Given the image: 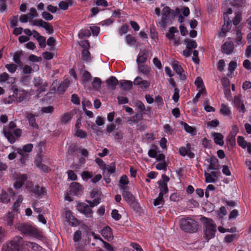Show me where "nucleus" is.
<instances>
[{
	"label": "nucleus",
	"mask_w": 251,
	"mask_h": 251,
	"mask_svg": "<svg viewBox=\"0 0 251 251\" xmlns=\"http://www.w3.org/2000/svg\"><path fill=\"white\" fill-rule=\"evenodd\" d=\"M16 228L26 236L33 237L40 240H44L45 236L42 231L39 229L25 224H19Z\"/></svg>",
	"instance_id": "f257e3e1"
},
{
	"label": "nucleus",
	"mask_w": 251,
	"mask_h": 251,
	"mask_svg": "<svg viewBox=\"0 0 251 251\" xmlns=\"http://www.w3.org/2000/svg\"><path fill=\"white\" fill-rule=\"evenodd\" d=\"M16 127L15 122L11 121L9 123L8 126L4 127L3 130L4 136L11 144L15 143L16 139L20 137L22 134V130L20 129H15Z\"/></svg>",
	"instance_id": "f03ea898"
},
{
	"label": "nucleus",
	"mask_w": 251,
	"mask_h": 251,
	"mask_svg": "<svg viewBox=\"0 0 251 251\" xmlns=\"http://www.w3.org/2000/svg\"><path fill=\"white\" fill-rule=\"evenodd\" d=\"M217 226L211 219H203V237L206 241L213 238L215 236Z\"/></svg>",
	"instance_id": "7ed1b4c3"
},
{
	"label": "nucleus",
	"mask_w": 251,
	"mask_h": 251,
	"mask_svg": "<svg viewBox=\"0 0 251 251\" xmlns=\"http://www.w3.org/2000/svg\"><path fill=\"white\" fill-rule=\"evenodd\" d=\"M24 241L23 238L17 236L9 242L5 243L2 247V251H21L23 249Z\"/></svg>",
	"instance_id": "20e7f679"
},
{
	"label": "nucleus",
	"mask_w": 251,
	"mask_h": 251,
	"mask_svg": "<svg viewBox=\"0 0 251 251\" xmlns=\"http://www.w3.org/2000/svg\"><path fill=\"white\" fill-rule=\"evenodd\" d=\"M179 226L182 230L188 232H195L198 229L197 222L190 218H182L179 221Z\"/></svg>",
	"instance_id": "39448f33"
},
{
	"label": "nucleus",
	"mask_w": 251,
	"mask_h": 251,
	"mask_svg": "<svg viewBox=\"0 0 251 251\" xmlns=\"http://www.w3.org/2000/svg\"><path fill=\"white\" fill-rule=\"evenodd\" d=\"M33 149V145L28 144L23 146V149L18 148L16 149L17 152L21 155L20 161L24 163L28 156L27 153L31 151Z\"/></svg>",
	"instance_id": "423d86ee"
},
{
	"label": "nucleus",
	"mask_w": 251,
	"mask_h": 251,
	"mask_svg": "<svg viewBox=\"0 0 251 251\" xmlns=\"http://www.w3.org/2000/svg\"><path fill=\"white\" fill-rule=\"evenodd\" d=\"M170 64L173 70L179 75L180 79L182 80H185L187 78L186 75L180 63L176 60H174L171 61Z\"/></svg>",
	"instance_id": "0eeeda50"
},
{
	"label": "nucleus",
	"mask_w": 251,
	"mask_h": 251,
	"mask_svg": "<svg viewBox=\"0 0 251 251\" xmlns=\"http://www.w3.org/2000/svg\"><path fill=\"white\" fill-rule=\"evenodd\" d=\"M27 178L25 174L15 173L13 176L14 186L15 189L20 188Z\"/></svg>",
	"instance_id": "6e6552de"
},
{
	"label": "nucleus",
	"mask_w": 251,
	"mask_h": 251,
	"mask_svg": "<svg viewBox=\"0 0 251 251\" xmlns=\"http://www.w3.org/2000/svg\"><path fill=\"white\" fill-rule=\"evenodd\" d=\"M32 25L43 27L50 34H52L53 32L52 26L42 19H37L32 21Z\"/></svg>",
	"instance_id": "1a4fd4ad"
},
{
	"label": "nucleus",
	"mask_w": 251,
	"mask_h": 251,
	"mask_svg": "<svg viewBox=\"0 0 251 251\" xmlns=\"http://www.w3.org/2000/svg\"><path fill=\"white\" fill-rule=\"evenodd\" d=\"M76 209L87 217H92L93 211L90 206L87 204L83 202L79 203L76 206Z\"/></svg>",
	"instance_id": "9d476101"
},
{
	"label": "nucleus",
	"mask_w": 251,
	"mask_h": 251,
	"mask_svg": "<svg viewBox=\"0 0 251 251\" xmlns=\"http://www.w3.org/2000/svg\"><path fill=\"white\" fill-rule=\"evenodd\" d=\"M171 9L169 7H164L162 10L161 26L165 27L169 23Z\"/></svg>",
	"instance_id": "9b49d317"
},
{
	"label": "nucleus",
	"mask_w": 251,
	"mask_h": 251,
	"mask_svg": "<svg viewBox=\"0 0 251 251\" xmlns=\"http://www.w3.org/2000/svg\"><path fill=\"white\" fill-rule=\"evenodd\" d=\"M33 83L39 93L45 92L47 90L48 83L44 81L40 77H34Z\"/></svg>",
	"instance_id": "f8f14e48"
},
{
	"label": "nucleus",
	"mask_w": 251,
	"mask_h": 251,
	"mask_svg": "<svg viewBox=\"0 0 251 251\" xmlns=\"http://www.w3.org/2000/svg\"><path fill=\"white\" fill-rule=\"evenodd\" d=\"M179 152L180 155L183 156L187 155L190 158H193L195 157V154L191 151L190 143H187L186 147H181L179 150Z\"/></svg>",
	"instance_id": "ddd939ff"
},
{
	"label": "nucleus",
	"mask_w": 251,
	"mask_h": 251,
	"mask_svg": "<svg viewBox=\"0 0 251 251\" xmlns=\"http://www.w3.org/2000/svg\"><path fill=\"white\" fill-rule=\"evenodd\" d=\"M23 249H26L28 251H40L42 248L34 242H24Z\"/></svg>",
	"instance_id": "4468645a"
},
{
	"label": "nucleus",
	"mask_w": 251,
	"mask_h": 251,
	"mask_svg": "<svg viewBox=\"0 0 251 251\" xmlns=\"http://www.w3.org/2000/svg\"><path fill=\"white\" fill-rule=\"evenodd\" d=\"M134 84L135 85L139 86V87L145 90L149 88L150 86V82L147 80H143L140 77L137 76L135 78L134 81Z\"/></svg>",
	"instance_id": "2eb2a0df"
},
{
	"label": "nucleus",
	"mask_w": 251,
	"mask_h": 251,
	"mask_svg": "<svg viewBox=\"0 0 251 251\" xmlns=\"http://www.w3.org/2000/svg\"><path fill=\"white\" fill-rule=\"evenodd\" d=\"M234 48L233 43L231 41L226 42L221 47L222 52L228 55L233 52Z\"/></svg>",
	"instance_id": "dca6fc26"
},
{
	"label": "nucleus",
	"mask_w": 251,
	"mask_h": 251,
	"mask_svg": "<svg viewBox=\"0 0 251 251\" xmlns=\"http://www.w3.org/2000/svg\"><path fill=\"white\" fill-rule=\"evenodd\" d=\"M25 116L28 121L29 126L34 128H38V126L36 122L35 115L30 112H26Z\"/></svg>",
	"instance_id": "f3484780"
},
{
	"label": "nucleus",
	"mask_w": 251,
	"mask_h": 251,
	"mask_svg": "<svg viewBox=\"0 0 251 251\" xmlns=\"http://www.w3.org/2000/svg\"><path fill=\"white\" fill-rule=\"evenodd\" d=\"M14 94L15 95L17 101L21 102L25 100L27 95V92L24 90L15 89L14 90Z\"/></svg>",
	"instance_id": "a211bd4d"
},
{
	"label": "nucleus",
	"mask_w": 251,
	"mask_h": 251,
	"mask_svg": "<svg viewBox=\"0 0 251 251\" xmlns=\"http://www.w3.org/2000/svg\"><path fill=\"white\" fill-rule=\"evenodd\" d=\"M30 191L34 194V196L36 198H40L44 195L45 189L43 187L36 185Z\"/></svg>",
	"instance_id": "6ab92c4d"
},
{
	"label": "nucleus",
	"mask_w": 251,
	"mask_h": 251,
	"mask_svg": "<svg viewBox=\"0 0 251 251\" xmlns=\"http://www.w3.org/2000/svg\"><path fill=\"white\" fill-rule=\"evenodd\" d=\"M211 137H212L215 143L222 146L224 144V136L220 133L212 132L211 133Z\"/></svg>",
	"instance_id": "aec40b11"
},
{
	"label": "nucleus",
	"mask_w": 251,
	"mask_h": 251,
	"mask_svg": "<svg viewBox=\"0 0 251 251\" xmlns=\"http://www.w3.org/2000/svg\"><path fill=\"white\" fill-rule=\"evenodd\" d=\"M231 21L229 20V18H227L226 21H224V24L222 25L221 31L219 32V36L220 37H224L226 33L230 30L231 25Z\"/></svg>",
	"instance_id": "412c9836"
},
{
	"label": "nucleus",
	"mask_w": 251,
	"mask_h": 251,
	"mask_svg": "<svg viewBox=\"0 0 251 251\" xmlns=\"http://www.w3.org/2000/svg\"><path fill=\"white\" fill-rule=\"evenodd\" d=\"M118 83V79L113 76H110L106 81V84L108 89L111 90L115 89Z\"/></svg>",
	"instance_id": "4be33fe9"
},
{
	"label": "nucleus",
	"mask_w": 251,
	"mask_h": 251,
	"mask_svg": "<svg viewBox=\"0 0 251 251\" xmlns=\"http://www.w3.org/2000/svg\"><path fill=\"white\" fill-rule=\"evenodd\" d=\"M101 234L102 236L107 240H111L113 239V234L112 229L109 226H106L101 230Z\"/></svg>",
	"instance_id": "5701e85b"
},
{
	"label": "nucleus",
	"mask_w": 251,
	"mask_h": 251,
	"mask_svg": "<svg viewBox=\"0 0 251 251\" xmlns=\"http://www.w3.org/2000/svg\"><path fill=\"white\" fill-rule=\"evenodd\" d=\"M148 56V50H144L140 51L137 57L136 61L138 64L143 63L147 61Z\"/></svg>",
	"instance_id": "b1692460"
},
{
	"label": "nucleus",
	"mask_w": 251,
	"mask_h": 251,
	"mask_svg": "<svg viewBox=\"0 0 251 251\" xmlns=\"http://www.w3.org/2000/svg\"><path fill=\"white\" fill-rule=\"evenodd\" d=\"M70 192L74 195H77L82 190L81 186L77 182H73L70 185Z\"/></svg>",
	"instance_id": "393cba45"
},
{
	"label": "nucleus",
	"mask_w": 251,
	"mask_h": 251,
	"mask_svg": "<svg viewBox=\"0 0 251 251\" xmlns=\"http://www.w3.org/2000/svg\"><path fill=\"white\" fill-rule=\"evenodd\" d=\"M126 119L127 120V122L129 124L133 125L134 124H138L142 119V115L141 113H137L131 119L128 118Z\"/></svg>",
	"instance_id": "a878e982"
},
{
	"label": "nucleus",
	"mask_w": 251,
	"mask_h": 251,
	"mask_svg": "<svg viewBox=\"0 0 251 251\" xmlns=\"http://www.w3.org/2000/svg\"><path fill=\"white\" fill-rule=\"evenodd\" d=\"M73 116L72 112H67L63 114L60 118V122L63 124H66L70 122Z\"/></svg>",
	"instance_id": "bb28decb"
},
{
	"label": "nucleus",
	"mask_w": 251,
	"mask_h": 251,
	"mask_svg": "<svg viewBox=\"0 0 251 251\" xmlns=\"http://www.w3.org/2000/svg\"><path fill=\"white\" fill-rule=\"evenodd\" d=\"M158 183L159 184V189L160 190L159 195L163 197V196L168 192L167 184L166 182H164L162 180L158 181Z\"/></svg>",
	"instance_id": "cd10ccee"
},
{
	"label": "nucleus",
	"mask_w": 251,
	"mask_h": 251,
	"mask_svg": "<svg viewBox=\"0 0 251 251\" xmlns=\"http://www.w3.org/2000/svg\"><path fill=\"white\" fill-rule=\"evenodd\" d=\"M75 3L74 0H62L58 3V6L61 9L65 10L68 8L69 6L73 5Z\"/></svg>",
	"instance_id": "c85d7f7f"
},
{
	"label": "nucleus",
	"mask_w": 251,
	"mask_h": 251,
	"mask_svg": "<svg viewBox=\"0 0 251 251\" xmlns=\"http://www.w3.org/2000/svg\"><path fill=\"white\" fill-rule=\"evenodd\" d=\"M220 113L224 116H229L231 114L230 108L225 104H222Z\"/></svg>",
	"instance_id": "c756f323"
},
{
	"label": "nucleus",
	"mask_w": 251,
	"mask_h": 251,
	"mask_svg": "<svg viewBox=\"0 0 251 251\" xmlns=\"http://www.w3.org/2000/svg\"><path fill=\"white\" fill-rule=\"evenodd\" d=\"M22 55V53L21 51H17L13 55V61L19 67L22 66V62L21 60Z\"/></svg>",
	"instance_id": "7c9ffc66"
},
{
	"label": "nucleus",
	"mask_w": 251,
	"mask_h": 251,
	"mask_svg": "<svg viewBox=\"0 0 251 251\" xmlns=\"http://www.w3.org/2000/svg\"><path fill=\"white\" fill-rule=\"evenodd\" d=\"M26 16H27L29 22L31 23V25H32V21H34L33 19L37 17L38 14L35 8H31L29 12L26 14Z\"/></svg>",
	"instance_id": "2f4dec72"
},
{
	"label": "nucleus",
	"mask_w": 251,
	"mask_h": 251,
	"mask_svg": "<svg viewBox=\"0 0 251 251\" xmlns=\"http://www.w3.org/2000/svg\"><path fill=\"white\" fill-rule=\"evenodd\" d=\"M103 174H107L108 175L113 174L115 171V166L114 165H105V166L102 169Z\"/></svg>",
	"instance_id": "473e14b6"
},
{
	"label": "nucleus",
	"mask_w": 251,
	"mask_h": 251,
	"mask_svg": "<svg viewBox=\"0 0 251 251\" xmlns=\"http://www.w3.org/2000/svg\"><path fill=\"white\" fill-rule=\"evenodd\" d=\"M91 78V75L89 72L85 71L82 77V83L84 86H86Z\"/></svg>",
	"instance_id": "72a5a7b5"
},
{
	"label": "nucleus",
	"mask_w": 251,
	"mask_h": 251,
	"mask_svg": "<svg viewBox=\"0 0 251 251\" xmlns=\"http://www.w3.org/2000/svg\"><path fill=\"white\" fill-rule=\"evenodd\" d=\"M101 81L99 77H94L93 82H92V86L93 89L95 90L98 91L101 87Z\"/></svg>",
	"instance_id": "f704fd0d"
},
{
	"label": "nucleus",
	"mask_w": 251,
	"mask_h": 251,
	"mask_svg": "<svg viewBox=\"0 0 251 251\" xmlns=\"http://www.w3.org/2000/svg\"><path fill=\"white\" fill-rule=\"evenodd\" d=\"M122 196L124 199L128 202L132 201L134 199L133 195L129 191L125 190L123 191Z\"/></svg>",
	"instance_id": "c9c22d12"
},
{
	"label": "nucleus",
	"mask_w": 251,
	"mask_h": 251,
	"mask_svg": "<svg viewBox=\"0 0 251 251\" xmlns=\"http://www.w3.org/2000/svg\"><path fill=\"white\" fill-rule=\"evenodd\" d=\"M178 30L175 27H171L168 32L166 33V36L169 40H171L175 36V33H178Z\"/></svg>",
	"instance_id": "e433bc0d"
},
{
	"label": "nucleus",
	"mask_w": 251,
	"mask_h": 251,
	"mask_svg": "<svg viewBox=\"0 0 251 251\" xmlns=\"http://www.w3.org/2000/svg\"><path fill=\"white\" fill-rule=\"evenodd\" d=\"M181 125L183 126L184 130H185L186 132L191 134L192 135H196V131L194 127L189 126L186 123H182Z\"/></svg>",
	"instance_id": "4c0bfd02"
},
{
	"label": "nucleus",
	"mask_w": 251,
	"mask_h": 251,
	"mask_svg": "<svg viewBox=\"0 0 251 251\" xmlns=\"http://www.w3.org/2000/svg\"><path fill=\"white\" fill-rule=\"evenodd\" d=\"M168 164L166 161L158 162L155 166V168L157 170H162L164 172L167 171Z\"/></svg>",
	"instance_id": "58836bf2"
},
{
	"label": "nucleus",
	"mask_w": 251,
	"mask_h": 251,
	"mask_svg": "<svg viewBox=\"0 0 251 251\" xmlns=\"http://www.w3.org/2000/svg\"><path fill=\"white\" fill-rule=\"evenodd\" d=\"M237 142L238 145L242 148L245 149L246 148L249 142H247L243 136H239L237 137Z\"/></svg>",
	"instance_id": "ea45409f"
},
{
	"label": "nucleus",
	"mask_w": 251,
	"mask_h": 251,
	"mask_svg": "<svg viewBox=\"0 0 251 251\" xmlns=\"http://www.w3.org/2000/svg\"><path fill=\"white\" fill-rule=\"evenodd\" d=\"M120 86L124 90H130L132 87V82L129 80H125L120 82Z\"/></svg>",
	"instance_id": "a19ab883"
},
{
	"label": "nucleus",
	"mask_w": 251,
	"mask_h": 251,
	"mask_svg": "<svg viewBox=\"0 0 251 251\" xmlns=\"http://www.w3.org/2000/svg\"><path fill=\"white\" fill-rule=\"evenodd\" d=\"M164 202L163 197L158 195V197L154 200L153 203L155 206L161 207L164 204Z\"/></svg>",
	"instance_id": "79ce46f5"
},
{
	"label": "nucleus",
	"mask_w": 251,
	"mask_h": 251,
	"mask_svg": "<svg viewBox=\"0 0 251 251\" xmlns=\"http://www.w3.org/2000/svg\"><path fill=\"white\" fill-rule=\"evenodd\" d=\"M69 84V81L66 80L63 82H62L58 88L57 91L60 93H63L65 90L68 88Z\"/></svg>",
	"instance_id": "37998d69"
},
{
	"label": "nucleus",
	"mask_w": 251,
	"mask_h": 251,
	"mask_svg": "<svg viewBox=\"0 0 251 251\" xmlns=\"http://www.w3.org/2000/svg\"><path fill=\"white\" fill-rule=\"evenodd\" d=\"M236 67L237 63L236 62L232 61L229 62L228 67L229 74L227 75L229 76H232V73L235 70Z\"/></svg>",
	"instance_id": "c03bdc74"
},
{
	"label": "nucleus",
	"mask_w": 251,
	"mask_h": 251,
	"mask_svg": "<svg viewBox=\"0 0 251 251\" xmlns=\"http://www.w3.org/2000/svg\"><path fill=\"white\" fill-rule=\"evenodd\" d=\"M185 42L186 44V48L192 50V49H195L197 47V44L194 40L191 39H186L185 40Z\"/></svg>",
	"instance_id": "a18cd8bd"
},
{
	"label": "nucleus",
	"mask_w": 251,
	"mask_h": 251,
	"mask_svg": "<svg viewBox=\"0 0 251 251\" xmlns=\"http://www.w3.org/2000/svg\"><path fill=\"white\" fill-rule=\"evenodd\" d=\"M218 168V161L216 159H211L209 164L208 169L209 170H217Z\"/></svg>",
	"instance_id": "49530a36"
},
{
	"label": "nucleus",
	"mask_w": 251,
	"mask_h": 251,
	"mask_svg": "<svg viewBox=\"0 0 251 251\" xmlns=\"http://www.w3.org/2000/svg\"><path fill=\"white\" fill-rule=\"evenodd\" d=\"M90 35L91 33L90 30L88 29H81L78 33V36L80 39H82L84 37H88Z\"/></svg>",
	"instance_id": "de8ad7c7"
},
{
	"label": "nucleus",
	"mask_w": 251,
	"mask_h": 251,
	"mask_svg": "<svg viewBox=\"0 0 251 251\" xmlns=\"http://www.w3.org/2000/svg\"><path fill=\"white\" fill-rule=\"evenodd\" d=\"M138 69L139 72L145 75H148L150 72V68L147 65L138 64Z\"/></svg>",
	"instance_id": "09e8293b"
},
{
	"label": "nucleus",
	"mask_w": 251,
	"mask_h": 251,
	"mask_svg": "<svg viewBox=\"0 0 251 251\" xmlns=\"http://www.w3.org/2000/svg\"><path fill=\"white\" fill-rule=\"evenodd\" d=\"M23 198L22 196L19 195L16 200V201L14 202L13 204V210L15 211H17L19 207L20 206L21 203L23 201Z\"/></svg>",
	"instance_id": "8fccbe9b"
},
{
	"label": "nucleus",
	"mask_w": 251,
	"mask_h": 251,
	"mask_svg": "<svg viewBox=\"0 0 251 251\" xmlns=\"http://www.w3.org/2000/svg\"><path fill=\"white\" fill-rule=\"evenodd\" d=\"M82 58L86 62H89L91 60L90 53L88 50L84 49L82 51Z\"/></svg>",
	"instance_id": "3c124183"
},
{
	"label": "nucleus",
	"mask_w": 251,
	"mask_h": 251,
	"mask_svg": "<svg viewBox=\"0 0 251 251\" xmlns=\"http://www.w3.org/2000/svg\"><path fill=\"white\" fill-rule=\"evenodd\" d=\"M237 237L236 234H227L224 239V242L226 243H230L233 240L237 239Z\"/></svg>",
	"instance_id": "603ef678"
},
{
	"label": "nucleus",
	"mask_w": 251,
	"mask_h": 251,
	"mask_svg": "<svg viewBox=\"0 0 251 251\" xmlns=\"http://www.w3.org/2000/svg\"><path fill=\"white\" fill-rule=\"evenodd\" d=\"M81 177L83 180L88 181V179L91 178L93 176V173L91 172L83 171L81 173Z\"/></svg>",
	"instance_id": "864d4df0"
},
{
	"label": "nucleus",
	"mask_w": 251,
	"mask_h": 251,
	"mask_svg": "<svg viewBox=\"0 0 251 251\" xmlns=\"http://www.w3.org/2000/svg\"><path fill=\"white\" fill-rule=\"evenodd\" d=\"M195 84L199 90L205 89L203 85L202 79L200 77L196 78L195 81Z\"/></svg>",
	"instance_id": "5fc2aeb1"
},
{
	"label": "nucleus",
	"mask_w": 251,
	"mask_h": 251,
	"mask_svg": "<svg viewBox=\"0 0 251 251\" xmlns=\"http://www.w3.org/2000/svg\"><path fill=\"white\" fill-rule=\"evenodd\" d=\"M0 201L3 203H8L10 201L9 196L5 192H2L0 197Z\"/></svg>",
	"instance_id": "6e6d98bb"
},
{
	"label": "nucleus",
	"mask_w": 251,
	"mask_h": 251,
	"mask_svg": "<svg viewBox=\"0 0 251 251\" xmlns=\"http://www.w3.org/2000/svg\"><path fill=\"white\" fill-rule=\"evenodd\" d=\"M126 40L128 45H134L136 43L135 38L129 34L126 36Z\"/></svg>",
	"instance_id": "4d7b16f0"
},
{
	"label": "nucleus",
	"mask_w": 251,
	"mask_h": 251,
	"mask_svg": "<svg viewBox=\"0 0 251 251\" xmlns=\"http://www.w3.org/2000/svg\"><path fill=\"white\" fill-rule=\"evenodd\" d=\"M42 113L51 114L54 111V108L52 106H48L42 107L41 109Z\"/></svg>",
	"instance_id": "13d9d810"
},
{
	"label": "nucleus",
	"mask_w": 251,
	"mask_h": 251,
	"mask_svg": "<svg viewBox=\"0 0 251 251\" xmlns=\"http://www.w3.org/2000/svg\"><path fill=\"white\" fill-rule=\"evenodd\" d=\"M242 36L241 34V32L239 30H237L236 31V42L237 45L243 46L245 44V43L242 41Z\"/></svg>",
	"instance_id": "bf43d9fd"
},
{
	"label": "nucleus",
	"mask_w": 251,
	"mask_h": 251,
	"mask_svg": "<svg viewBox=\"0 0 251 251\" xmlns=\"http://www.w3.org/2000/svg\"><path fill=\"white\" fill-rule=\"evenodd\" d=\"M75 135L77 137L81 139L86 138L87 137L86 133L82 129H77L75 130Z\"/></svg>",
	"instance_id": "052dcab7"
},
{
	"label": "nucleus",
	"mask_w": 251,
	"mask_h": 251,
	"mask_svg": "<svg viewBox=\"0 0 251 251\" xmlns=\"http://www.w3.org/2000/svg\"><path fill=\"white\" fill-rule=\"evenodd\" d=\"M15 95L13 94L12 96H9L8 98L3 99V102L5 104H11L15 101Z\"/></svg>",
	"instance_id": "680f3d73"
},
{
	"label": "nucleus",
	"mask_w": 251,
	"mask_h": 251,
	"mask_svg": "<svg viewBox=\"0 0 251 251\" xmlns=\"http://www.w3.org/2000/svg\"><path fill=\"white\" fill-rule=\"evenodd\" d=\"M5 68L7 69L9 72L14 73L17 69V66L14 64H6Z\"/></svg>",
	"instance_id": "e2e57ef3"
},
{
	"label": "nucleus",
	"mask_w": 251,
	"mask_h": 251,
	"mask_svg": "<svg viewBox=\"0 0 251 251\" xmlns=\"http://www.w3.org/2000/svg\"><path fill=\"white\" fill-rule=\"evenodd\" d=\"M204 176L205 177V182L206 183H212L215 181L214 177H213L211 174L207 172L204 173Z\"/></svg>",
	"instance_id": "0e129e2a"
},
{
	"label": "nucleus",
	"mask_w": 251,
	"mask_h": 251,
	"mask_svg": "<svg viewBox=\"0 0 251 251\" xmlns=\"http://www.w3.org/2000/svg\"><path fill=\"white\" fill-rule=\"evenodd\" d=\"M20 69H23V72L25 74H30L32 72V68L27 65H25L24 66L20 67Z\"/></svg>",
	"instance_id": "69168bd1"
},
{
	"label": "nucleus",
	"mask_w": 251,
	"mask_h": 251,
	"mask_svg": "<svg viewBox=\"0 0 251 251\" xmlns=\"http://www.w3.org/2000/svg\"><path fill=\"white\" fill-rule=\"evenodd\" d=\"M111 216L115 221H118L121 218V215L116 209H114L112 211Z\"/></svg>",
	"instance_id": "338daca9"
},
{
	"label": "nucleus",
	"mask_w": 251,
	"mask_h": 251,
	"mask_svg": "<svg viewBox=\"0 0 251 251\" xmlns=\"http://www.w3.org/2000/svg\"><path fill=\"white\" fill-rule=\"evenodd\" d=\"M225 67V62L224 60L220 59L219 60L217 64V69L218 70L222 72L224 71V68Z\"/></svg>",
	"instance_id": "774afa93"
}]
</instances>
